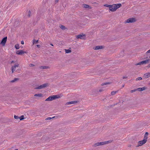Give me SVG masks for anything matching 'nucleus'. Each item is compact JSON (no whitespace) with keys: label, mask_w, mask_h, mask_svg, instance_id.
<instances>
[{"label":"nucleus","mask_w":150,"mask_h":150,"mask_svg":"<svg viewBox=\"0 0 150 150\" xmlns=\"http://www.w3.org/2000/svg\"><path fill=\"white\" fill-rule=\"evenodd\" d=\"M148 134L147 132L145 133L143 139L138 142V146H142L146 142L148 138Z\"/></svg>","instance_id":"f257e3e1"},{"label":"nucleus","mask_w":150,"mask_h":150,"mask_svg":"<svg viewBox=\"0 0 150 150\" xmlns=\"http://www.w3.org/2000/svg\"><path fill=\"white\" fill-rule=\"evenodd\" d=\"M150 61V59H147L145 60H143L142 62H140L136 64L135 65L136 66L138 65H143L144 64H146L149 63V62Z\"/></svg>","instance_id":"f03ea898"},{"label":"nucleus","mask_w":150,"mask_h":150,"mask_svg":"<svg viewBox=\"0 0 150 150\" xmlns=\"http://www.w3.org/2000/svg\"><path fill=\"white\" fill-rule=\"evenodd\" d=\"M104 91V90L103 88L99 90L98 89L94 90L92 91V95H96L99 92H101L103 91Z\"/></svg>","instance_id":"7ed1b4c3"},{"label":"nucleus","mask_w":150,"mask_h":150,"mask_svg":"<svg viewBox=\"0 0 150 150\" xmlns=\"http://www.w3.org/2000/svg\"><path fill=\"white\" fill-rule=\"evenodd\" d=\"M49 86L48 83H44L42 85H41L38 86L36 87L35 88V89H41L46 88Z\"/></svg>","instance_id":"20e7f679"},{"label":"nucleus","mask_w":150,"mask_h":150,"mask_svg":"<svg viewBox=\"0 0 150 150\" xmlns=\"http://www.w3.org/2000/svg\"><path fill=\"white\" fill-rule=\"evenodd\" d=\"M136 21V19L134 18H130L127 19L125 21V23H132Z\"/></svg>","instance_id":"39448f33"},{"label":"nucleus","mask_w":150,"mask_h":150,"mask_svg":"<svg viewBox=\"0 0 150 150\" xmlns=\"http://www.w3.org/2000/svg\"><path fill=\"white\" fill-rule=\"evenodd\" d=\"M7 37H6L3 38L2 40V41L0 43V44L2 45L3 46H4L5 45L6 42L7 40Z\"/></svg>","instance_id":"423d86ee"},{"label":"nucleus","mask_w":150,"mask_h":150,"mask_svg":"<svg viewBox=\"0 0 150 150\" xmlns=\"http://www.w3.org/2000/svg\"><path fill=\"white\" fill-rule=\"evenodd\" d=\"M19 64H17L13 66H12L11 68L12 73H13L15 71L16 67H18L19 66Z\"/></svg>","instance_id":"0eeeda50"},{"label":"nucleus","mask_w":150,"mask_h":150,"mask_svg":"<svg viewBox=\"0 0 150 150\" xmlns=\"http://www.w3.org/2000/svg\"><path fill=\"white\" fill-rule=\"evenodd\" d=\"M76 37L78 39H84L85 38V35L84 34H79L77 35Z\"/></svg>","instance_id":"6e6552de"},{"label":"nucleus","mask_w":150,"mask_h":150,"mask_svg":"<svg viewBox=\"0 0 150 150\" xmlns=\"http://www.w3.org/2000/svg\"><path fill=\"white\" fill-rule=\"evenodd\" d=\"M25 53H26L25 52H24L22 50H18L16 52V54L18 55H22Z\"/></svg>","instance_id":"1a4fd4ad"},{"label":"nucleus","mask_w":150,"mask_h":150,"mask_svg":"<svg viewBox=\"0 0 150 150\" xmlns=\"http://www.w3.org/2000/svg\"><path fill=\"white\" fill-rule=\"evenodd\" d=\"M109 10L112 12L115 11L116 10V8L114 4L111 5V7L110 8H109Z\"/></svg>","instance_id":"9d476101"},{"label":"nucleus","mask_w":150,"mask_h":150,"mask_svg":"<svg viewBox=\"0 0 150 150\" xmlns=\"http://www.w3.org/2000/svg\"><path fill=\"white\" fill-rule=\"evenodd\" d=\"M103 48V47L102 46H97L93 47V49L95 50H98L102 49Z\"/></svg>","instance_id":"9b49d317"},{"label":"nucleus","mask_w":150,"mask_h":150,"mask_svg":"<svg viewBox=\"0 0 150 150\" xmlns=\"http://www.w3.org/2000/svg\"><path fill=\"white\" fill-rule=\"evenodd\" d=\"M146 88L145 87H144L142 88H137V90L139 91H141L146 90Z\"/></svg>","instance_id":"f8f14e48"},{"label":"nucleus","mask_w":150,"mask_h":150,"mask_svg":"<svg viewBox=\"0 0 150 150\" xmlns=\"http://www.w3.org/2000/svg\"><path fill=\"white\" fill-rule=\"evenodd\" d=\"M116 10L118 8H120L122 6V4H114Z\"/></svg>","instance_id":"ddd939ff"},{"label":"nucleus","mask_w":150,"mask_h":150,"mask_svg":"<svg viewBox=\"0 0 150 150\" xmlns=\"http://www.w3.org/2000/svg\"><path fill=\"white\" fill-rule=\"evenodd\" d=\"M53 98L52 96L49 97L45 100L46 101H51L53 100Z\"/></svg>","instance_id":"4468645a"},{"label":"nucleus","mask_w":150,"mask_h":150,"mask_svg":"<svg viewBox=\"0 0 150 150\" xmlns=\"http://www.w3.org/2000/svg\"><path fill=\"white\" fill-rule=\"evenodd\" d=\"M109 143V141H105L103 142H100V146L103 145L107 144H108Z\"/></svg>","instance_id":"2eb2a0df"},{"label":"nucleus","mask_w":150,"mask_h":150,"mask_svg":"<svg viewBox=\"0 0 150 150\" xmlns=\"http://www.w3.org/2000/svg\"><path fill=\"white\" fill-rule=\"evenodd\" d=\"M77 103V101H69L67 102L66 103V104L67 105H69V104H74Z\"/></svg>","instance_id":"dca6fc26"},{"label":"nucleus","mask_w":150,"mask_h":150,"mask_svg":"<svg viewBox=\"0 0 150 150\" xmlns=\"http://www.w3.org/2000/svg\"><path fill=\"white\" fill-rule=\"evenodd\" d=\"M144 77L146 78H148L150 76V73H146L144 74Z\"/></svg>","instance_id":"f3484780"},{"label":"nucleus","mask_w":150,"mask_h":150,"mask_svg":"<svg viewBox=\"0 0 150 150\" xmlns=\"http://www.w3.org/2000/svg\"><path fill=\"white\" fill-rule=\"evenodd\" d=\"M40 68L41 69H47L49 68V67L48 66H41L40 67Z\"/></svg>","instance_id":"a211bd4d"},{"label":"nucleus","mask_w":150,"mask_h":150,"mask_svg":"<svg viewBox=\"0 0 150 150\" xmlns=\"http://www.w3.org/2000/svg\"><path fill=\"white\" fill-rule=\"evenodd\" d=\"M100 146V142H97L96 143H95L93 145V147H96L98 146Z\"/></svg>","instance_id":"6ab92c4d"},{"label":"nucleus","mask_w":150,"mask_h":150,"mask_svg":"<svg viewBox=\"0 0 150 150\" xmlns=\"http://www.w3.org/2000/svg\"><path fill=\"white\" fill-rule=\"evenodd\" d=\"M52 96L54 100L57 98H59L60 97L58 95H53Z\"/></svg>","instance_id":"aec40b11"},{"label":"nucleus","mask_w":150,"mask_h":150,"mask_svg":"<svg viewBox=\"0 0 150 150\" xmlns=\"http://www.w3.org/2000/svg\"><path fill=\"white\" fill-rule=\"evenodd\" d=\"M34 96H35L41 97L42 96V94L41 93L36 94L34 95Z\"/></svg>","instance_id":"412c9836"},{"label":"nucleus","mask_w":150,"mask_h":150,"mask_svg":"<svg viewBox=\"0 0 150 150\" xmlns=\"http://www.w3.org/2000/svg\"><path fill=\"white\" fill-rule=\"evenodd\" d=\"M38 40H35L34 39L33 40V44H38Z\"/></svg>","instance_id":"4be33fe9"},{"label":"nucleus","mask_w":150,"mask_h":150,"mask_svg":"<svg viewBox=\"0 0 150 150\" xmlns=\"http://www.w3.org/2000/svg\"><path fill=\"white\" fill-rule=\"evenodd\" d=\"M18 80L19 79L18 78H14L13 80L11 81V82L12 83H13L18 81Z\"/></svg>","instance_id":"5701e85b"},{"label":"nucleus","mask_w":150,"mask_h":150,"mask_svg":"<svg viewBox=\"0 0 150 150\" xmlns=\"http://www.w3.org/2000/svg\"><path fill=\"white\" fill-rule=\"evenodd\" d=\"M83 7L84 8H90V6L89 5H87V4H83Z\"/></svg>","instance_id":"b1692460"},{"label":"nucleus","mask_w":150,"mask_h":150,"mask_svg":"<svg viewBox=\"0 0 150 150\" xmlns=\"http://www.w3.org/2000/svg\"><path fill=\"white\" fill-rule=\"evenodd\" d=\"M65 52L67 53H69L71 52V50L69 49H65Z\"/></svg>","instance_id":"393cba45"},{"label":"nucleus","mask_w":150,"mask_h":150,"mask_svg":"<svg viewBox=\"0 0 150 150\" xmlns=\"http://www.w3.org/2000/svg\"><path fill=\"white\" fill-rule=\"evenodd\" d=\"M15 47L16 49H18L19 48V45L18 44H16L15 45Z\"/></svg>","instance_id":"a878e982"},{"label":"nucleus","mask_w":150,"mask_h":150,"mask_svg":"<svg viewBox=\"0 0 150 150\" xmlns=\"http://www.w3.org/2000/svg\"><path fill=\"white\" fill-rule=\"evenodd\" d=\"M60 27L62 30H64L66 29L65 27L63 25H61L60 26Z\"/></svg>","instance_id":"bb28decb"},{"label":"nucleus","mask_w":150,"mask_h":150,"mask_svg":"<svg viewBox=\"0 0 150 150\" xmlns=\"http://www.w3.org/2000/svg\"><path fill=\"white\" fill-rule=\"evenodd\" d=\"M110 83H109V82L104 83H102V84H101V86H104V85H106L109 84H110Z\"/></svg>","instance_id":"cd10ccee"},{"label":"nucleus","mask_w":150,"mask_h":150,"mask_svg":"<svg viewBox=\"0 0 150 150\" xmlns=\"http://www.w3.org/2000/svg\"><path fill=\"white\" fill-rule=\"evenodd\" d=\"M55 117H48L45 119V120H50L51 119H52V118H54Z\"/></svg>","instance_id":"c85d7f7f"},{"label":"nucleus","mask_w":150,"mask_h":150,"mask_svg":"<svg viewBox=\"0 0 150 150\" xmlns=\"http://www.w3.org/2000/svg\"><path fill=\"white\" fill-rule=\"evenodd\" d=\"M104 6L105 7H109V8H110L111 7V5H108L107 4L104 5Z\"/></svg>","instance_id":"c756f323"},{"label":"nucleus","mask_w":150,"mask_h":150,"mask_svg":"<svg viewBox=\"0 0 150 150\" xmlns=\"http://www.w3.org/2000/svg\"><path fill=\"white\" fill-rule=\"evenodd\" d=\"M117 92V91H112L111 93V95L113 96L115 95Z\"/></svg>","instance_id":"7c9ffc66"},{"label":"nucleus","mask_w":150,"mask_h":150,"mask_svg":"<svg viewBox=\"0 0 150 150\" xmlns=\"http://www.w3.org/2000/svg\"><path fill=\"white\" fill-rule=\"evenodd\" d=\"M24 117L23 115H21V117H19V119L21 120H22L24 119Z\"/></svg>","instance_id":"2f4dec72"},{"label":"nucleus","mask_w":150,"mask_h":150,"mask_svg":"<svg viewBox=\"0 0 150 150\" xmlns=\"http://www.w3.org/2000/svg\"><path fill=\"white\" fill-rule=\"evenodd\" d=\"M142 78L140 77H139L138 78H137L136 79V81L141 80H142Z\"/></svg>","instance_id":"473e14b6"},{"label":"nucleus","mask_w":150,"mask_h":150,"mask_svg":"<svg viewBox=\"0 0 150 150\" xmlns=\"http://www.w3.org/2000/svg\"><path fill=\"white\" fill-rule=\"evenodd\" d=\"M137 91V89H134V90H132L131 91V93H133L135 91Z\"/></svg>","instance_id":"72a5a7b5"},{"label":"nucleus","mask_w":150,"mask_h":150,"mask_svg":"<svg viewBox=\"0 0 150 150\" xmlns=\"http://www.w3.org/2000/svg\"><path fill=\"white\" fill-rule=\"evenodd\" d=\"M14 118L16 119H19V117L18 116L16 115L14 116Z\"/></svg>","instance_id":"f704fd0d"},{"label":"nucleus","mask_w":150,"mask_h":150,"mask_svg":"<svg viewBox=\"0 0 150 150\" xmlns=\"http://www.w3.org/2000/svg\"><path fill=\"white\" fill-rule=\"evenodd\" d=\"M35 66V65L33 64H30V67H34Z\"/></svg>","instance_id":"c9c22d12"},{"label":"nucleus","mask_w":150,"mask_h":150,"mask_svg":"<svg viewBox=\"0 0 150 150\" xmlns=\"http://www.w3.org/2000/svg\"><path fill=\"white\" fill-rule=\"evenodd\" d=\"M149 53H150V49L149 50H148L146 52V53L147 54Z\"/></svg>","instance_id":"e433bc0d"},{"label":"nucleus","mask_w":150,"mask_h":150,"mask_svg":"<svg viewBox=\"0 0 150 150\" xmlns=\"http://www.w3.org/2000/svg\"><path fill=\"white\" fill-rule=\"evenodd\" d=\"M21 44L22 45H23L24 44V42L23 41H21Z\"/></svg>","instance_id":"4c0bfd02"},{"label":"nucleus","mask_w":150,"mask_h":150,"mask_svg":"<svg viewBox=\"0 0 150 150\" xmlns=\"http://www.w3.org/2000/svg\"><path fill=\"white\" fill-rule=\"evenodd\" d=\"M127 76H123V79H126V78H127Z\"/></svg>","instance_id":"58836bf2"},{"label":"nucleus","mask_w":150,"mask_h":150,"mask_svg":"<svg viewBox=\"0 0 150 150\" xmlns=\"http://www.w3.org/2000/svg\"><path fill=\"white\" fill-rule=\"evenodd\" d=\"M37 46L38 47L40 48V45H37Z\"/></svg>","instance_id":"ea45409f"},{"label":"nucleus","mask_w":150,"mask_h":150,"mask_svg":"<svg viewBox=\"0 0 150 150\" xmlns=\"http://www.w3.org/2000/svg\"><path fill=\"white\" fill-rule=\"evenodd\" d=\"M15 62L13 61H12L11 62V64H12V63H14Z\"/></svg>","instance_id":"a19ab883"},{"label":"nucleus","mask_w":150,"mask_h":150,"mask_svg":"<svg viewBox=\"0 0 150 150\" xmlns=\"http://www.w3.org/2000/svg\"><path fill=\"white\" fill-rule=\"evenodd\" d=\"M58 0H55V3H57L58 2Z\"/></svg>","instance_id":"79ce46f5"},{"label":"nucleus","mask_w":150,"mask_h":150,"mask_svg":"<svg viewBox=\"0 0 150 150\" xmlns=\"http://www.w3.org/2000/svg\"><path fill=\"white\" fill-rule=\"evenodd\" d=\"M131 146V145L129 144L128 146V147H130Z\"/></svg>","instance_id":"37998d69"},{"label":"nucleus","mask_w":150,"mask_h":150,"mask_svg":"<svg viewBox=\"0 0 150 150\" xmlns=\"http://www.w3.org/2000/svg\"><path fill=\"white\" fill-rule=\"evenodd\" d=\"M50 45L52 46H53V45L52 43L50 44Z\"/></svg>","instance_id":"c03bdc74"},{"label":"nucleus","mask_w":150,"mask_h":150,"mask_svg":"<svg viewBox=\"0 0 150 150\" xmlns=\"http://www.w3.org/2000/svg\"><path fill=\"white\" fill-rule=\"evenodd\" d=\"M124 85H122V87H124Z\"/></svg>","instance_id":"a18cd8bd"},{"label":"nucleus","mask_w":150,"mask_h":150,"mask_svg":"<svg viewBox=\"0 0 150 150\" xmlns=\"http://www.w3.org/2000/svg\"><path fill=\"white\" fill-rule=\"evenodd\" d=\"M149 67H150V64H149Z\"/></svg>","instance_id":"49530a36"},{"label":"nucleus","mask_w":150,"mask_h":150,"mask_svg":"<svg viewBox=\"0 0 150 150\" xmlns=\"http://www.w3.org/2000/svg\"><path fill=\"white\" fill-rule=\"evenodd\" d=\"M18 150V149H15V150Z\"/></svg>","instance_id":"de8ad7c7"},{"label":"nucleus","mask_w":150,"mask_h":150,"mask_svg":"<svg viewBox=\"0 0 150 150\" xmlns=\"http://www.w3.org/2000/svg\"><path fill=\"white\" fill-rule=\"evenodd\" d=\"M149 84L150 85V83H149Z\"/></svg>","instance_id":"09e8293b"}]
</instances>
